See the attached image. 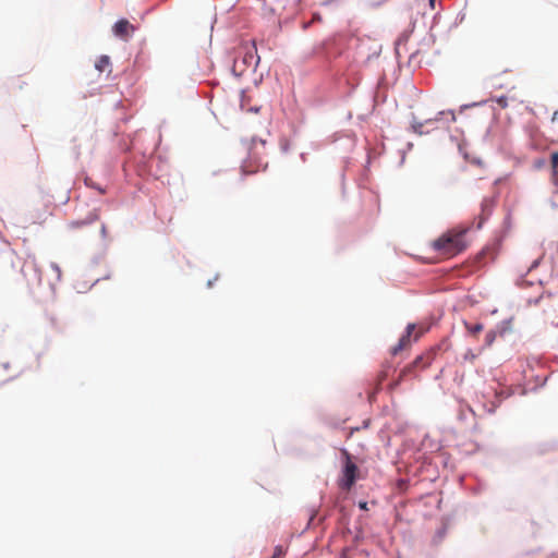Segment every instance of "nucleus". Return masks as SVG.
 Here are the masks:
<instances>
[{
    "mask_svg": "<svg viewBox=\"0 0 558 558\" xmlns=\"http://www.w3.org/2000/svg\"><path fill=\"white\" fill-rule=\"evenodd\" d=\"M135 29V26L126 19L119 20L112 27L113 34L123 40H128L134 34Z\"/></svg>",
    "mask_w": 558,
    "mask_h": 558,
    "instance_id": "obj_5",
    "label": "nucleus"
},
{
    "mask_svg": "<svg viewBox=\"0 0 558 558\" xmlns=\"http://www.w3.org/2000/svg\"><path fill=\"white\" fill-rule=\"evenodd\" d=\"M512 316H509L501 320V323L496 326L495 335H498L499 337H505L506 335L512 332Z\"/></svg>",
    "mask_w": 558,
    "mask_h": 558,
    "instance_id": "obj_6",
    "label": "nucleus"
},
{
    "mask_svg": "<svg viewBox=\"0 0 558 558\" xmlns=\"http://www.w3.org/2000/svg\"><path fill=\"white\" fill-rule=\"evenodd\" d=\"M551 169H558V151H554L550 156Z\"/></svg>",
    "mask_w": 558,
    "mask_h": 558,
    "instance_id": "obj_11",
    "label": "nucleus"
},
{
    "mask_svg": "<svg viewBox=\"0 0 558 558\" xmlns=\"http://www.w3.org/2000/svg\"><path fill=\"white\" fill-rule=\"evenodd\" d=\"M553 178L555 181H558V169H551Z\"/></svg>",
    "mask_w": 558,
    "mask_h": 558,
    "instance_id": "obj_19",
    "label": "nucleus"
},
{
    "mask_svg": "<svg viewBox=\"0 0 558 558\" xmlns=\"http://www.w3.org/2000/svg\"><path fill=\"white\" fill-rule=\"evenodd\" d=\"M110 59L108 56H100L98 58V60L96 61L95 63V68L99 71V72H104V71H108L110 72Z\"/></svg>",
    "mask_w": 558,
    "mask_h": 558,
    "instance_id": "obj_7",
    "label": "nucleus"
},
{
    "mask_svg": "<svg viewBox=\"0 0 558 558\" xmlns=\"http://www.w3.org/2000/svg\"><path fill=\"white\" fill-rule=\"evenodd\" d=\"M415 329V325L414 324H409L407 326V330H405V333L404 335H409V337H411L413 330Z\"/></svg>",
    "mask_w": 558,
    "mask_h": 558,
    "instance_id": "obj_15",
    "label": "nucleus"
},
{
    "mask_svg": "<svg viewBox=\"0 0 558 558\" xmlns=\"http://www.w3.org/2000/svg\"><path fill=\"white\" fill-rule=\"evenodd\" d=\"M101 232H102V234H105V233H106V227H105V226H102V228H101Z\"/></svg>",
    "mask_w": 558,
    "mask_h": 558,
    "instance_id": "obj_23",
    "label": "nucleus"
},
{
    "mask_svg": "<svg viewBox=\"0 0 558 558\" xmlns=\"http://www.w3.org/2000/svg\"><path fill=\"white\" fill-rule=\"evenodd\" d=\"M466 229H451L433 242V248L445 257H453L466 248Z\"/></svg>",
    "mask_w": 558,
    "mask_h": 558,
    "instance_id": "obj_1",
    "label": "nucleus"
},
{
    "mask_svg": "<svg viewBox=\"0 0 558 558\" xmlns=\"http://www.w3.org/2000/svg\"><path fill=\"white\" fill-rule=\"evenodd\" d=\"M282 556H283L282 547H281V546H277V547L275 548V551H274L272 558H281Z\"/></svg>",
    "mask_w": 558,
    "mask_h": 558,
    "instance_id": "obj_13",
    "label": "nucleus"
},
{
    "mask_svg": "<svg viewBox=\"0 0 558 558\" xmlns=\"http://www.w3.org/2000/svg\"><path fill=\"white\" fill-rule=\"evenodd\" d=\"M85 183L88 185V186H92V187H95L94 183H92V180L90 179H86L85 180ZM96 189L100 192V193H105L104 190H101L100 187L96 186Z\"/></svg>",
    "mask_w": 558,
    "mask_h": 558,
    "instance_id": "obj_18",
    "label": "nucleus"
},
{
    "mask_svg": "<svg viewBox=\"0 0 558 558\" xmlns=\"http://www.w3.org/2000/svg\"><path fill=\"white\" fill-rule=\"evenodd\" d=\"M435 357V350H430L420 356H417L414 362L407 366L400 373V378L395 383V387L399 385L400 380L405 376L407 373L411 372L413 367H420V368H426L429 366Z\"/></svg>",
    "mask_w": 558,
    "mask_h": 558,
    "instance_id": "obj_4",
    "label": "nucleus"
},
{
    "mask_svg": "<svg viewBox=\"0 0 558 558\" xmlns=\"http://www.w3.org/2000/svg\"><path fill=\"white\" fill-rule=\"evenodd\" d=\"M260 61L257 53L255 41L243 45L239 50V56L233 62V72L238 75L243 74L246 70H255Z\"/></svg>",
    "mask_w": 558,
    "mask_h": 558,
    "instance_id": "obj_2",
    "label": "nucleus"
},
{
    "mask_svg": "<svg viewBox=\"0 0 558 558\" xmlns=\"http://www.w3.org/2000/svg\"><path fill=\"white\" fill-rule=\"evenodd\" d=\"M342 454L345 458V463L339 485L342 489L350 490L359 476V469L352 462L351 456L347 450L343 449Z\"/></svg>",
    "mask_w": 558,
    "mask_h": 558,
    "instance_id": "obj_3",
    "label": "nucleus"
},
{
    "mask_svg": "<svg viewBox=\"0 0 558 558\" xmlns=\"http://www.w3.org/2000/svg\"><path fill=\"white\" fill-rule=\"evenodd\" d=\"M509 396H510V393L507 390H504V389L500 390V391L496 390V397L497 398L509 397Z\"/></svg>",
    "mask_w": 558,
    "mask_h": 558,
    "instance_id": "obj_16",
    "label": "nucleus"
},
{
    "mask_svg": "<svg viewBox=\"0 0 558 558\" xmlns=\"http://www.w3.org/2000/svg\"><path fill=\"white\" fill-rule=\"evenodd\" d=\"M435 0H429L430 7H434Z\"/></svg>",
    "mask_w": 558,
    "mask_h": 558,
    "instance_id": "obj_24",
    "label": "nucleus"
},
{
    "mask_svg": "<svg viewBox=\"0 0 558 558\" xmlns=\"http://www.w3.org/2000/svg\"><path fill=\"white\" fill-rule=\"evenodd\" d=\"M468 329L471 333L475 335L484 329V326L482 324H474L468 326Z\"/></svg>",
    "mask_w": 558,
    "mask_h": 558,
    "instance_id": "obj_10",
    "label": "nucleus"
},
{
    "mask_svg": "<svg viewBox=\"0 0 558 558\" xmlns=\"http://www.w3.org/2000/svg\"><path fill=\"white\" fill-rule=\"evenodd\" d=\"M484 213H485V207L483 206V207H482V214L478 216V218H476V219L472 222V226H473L475 229H477V230H478V229H482V228H483V226H484V223H485L486 218H485Z\"/></svg>",
    "mask_w": 558,
    "mask_h": 558,
    "instance_id": "obj_9",
    "label": "nucleus"
},
{
    "mask_svg": "<svg viewBox=\"0 0 558 558\" xmlns=\"http://www.w3.org/2000/svg\"><path fill=\"white\" fill-rule=\"evenodd\" d=\"M477 356H478V354L474 353L473 351H468L464 354V360L469 361L470 363H474V361L476 360Z\"/></svg>",
    "mask_w": 558,
    "mask_h": 558,
    "instance_id": "obj_12",
    "label": "nucleus"
},
{
    "mask_svg": "<svg viewBox=\"0 0 558 558\" xmlns=\"http://www.w3.org/2000/svg\"><path fill=\"white\" fill-rule=\"evenodd\" d=\"M243 171H244L245 173H254V172H255V170L246 171L244 167H243Z\"/></svg>",
    "mask_w": 558,
    "mask_h": 558,
    "instance_id": "obj_22",
    "label": "nucleus"
},
{
    "mask_svg": "<svg viewBox=\"0 0 558 558\" xmlns=\"http://www.w3.org/2000/svg\"><path fill=\"white\" fill-rule=\"evenodd\" d=\"M360 508L366 510L367 504L366 502H360Z\"/></svg>",
    "mask_w": 558,
    "mask_h": 558,
    "instance_id": "obj_21",
    "label": "nucleus"
},
{
    "mask_svg": "<svg viewBox=\"0 0 558 558\" xmlns=\"http://www.w3.org/2000/svg\"><path fill=\"white\" fill-rule=\"evenodd\" d=\"M553 122H558V110H556L551 118Z\"/></svg>",
    "mask_w": 558,
    "mask_h": 558,
    "instance_id": "obj_20",
    "label": "nucleus"
},
{
    "mask_svg": "<svg viewBox=\"0 0 558 558\" xmlns=\"http://www.w3.org/2000/svg\"><path fill=\"white\" fill-rule=\"evenodd\" d=\"M85 225V221H72L69 227L70 228H81L82 226Z\"/></svg>",
    "mask_w": 558,
    "mask_h": 558,
    "instance_id": "obj_14",
    "label": "nucleus"
},
{
    "mask_svg": "<svg viewBox=\"0 0 558 558\" xmlns=\"http://www.w3.org/2000/svg\"><path fill=\"white\" fill-rule=\"evenodd\" d=\"M410 338H411V337H409V335H403V336L400 338V340H399L398 344H397V345H395V347L392 348L391 353H392L393 355H396V354H398L400 351H402L403 349H405L407 347H409V345H410Z\"/></svg>",
    "mask_w": 558,
    "mask_h": 558,
    "instance_id": "obj_8",
    "label": "nucleus"
},
{
    "mask_svg": "<svg viewBox=\"0 0 558 558\" xmlns=\"http://www.w3.org/2000/svg\"><path fill=\"white\" fill-rule=\"evenodd\" d=\"M492 315H496L497 314V311H493L490 312Z\"/></svg>",
    "mask_w": 558,
    "mask_h": 558,
    "instance_id": "obj_25",
    "label": "nucleus"
},
{
    "mask_svg": "<svg viewBox=\"0 0 558 558\" xmlns=\"http://www.w3.org/2000/svg\"><path fill=\"white\" fill-rule=\"evenodd\" d=\"M497 102H498V105H499L500 107H502V108L507 107V98H505V97H500V98H498V99H497Z\"/></svg>",
    "mask_w": 558,
    "mask_h": 558,
    "instance_id": "obj_17",
    "label": "nucleus"
}]
</instances>
